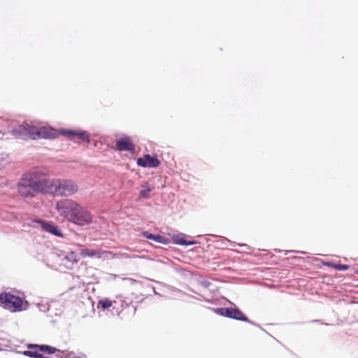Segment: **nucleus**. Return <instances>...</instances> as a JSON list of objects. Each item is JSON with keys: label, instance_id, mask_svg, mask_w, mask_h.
<instances>
[{"label": "nucleus", "instance_id": "23", "mask_svg": "<svg viewBox=\"0 0 358 358\" xmlns=\"http://www.w3.org/2000/svg\"><path fill=\"white\" fill-rule=\"evenodd\" d=\"M357 273H358V271H357Z\"/></svg>", "mask_w": 358, "mask_h": 358}, {"label": "nucleus", "instance_id": "22", "mask_svg": "<svg viewBox=\"0 0 358 358\" xmlns=\"http://www.w3.org/2000/svg\"><path fill=\"white\" fill-rule=\"evenodd\" d=\"M124 257H127V258L130 257V256H129V255H125Z\"/></svg>", "mask_w": 358, "mask_h": 358}, {"label": "nucleus", "instance_id": "1", "mask_svg": "<svg viewBox=\"0 0 358 358\" xmlns=\"http://www.w3.org/2000/svg\"><path fill=\"white\" fill-rule=\"evenodd\" d=\"M56 208L60 215L76 225L83 227L92 223V213L73 199L61 200Z\"/></svg>", "mask_w": 358, "mask_h": 358}, {"label": "nucleus", "instance_id": "16", "mask_svg": "<svg viewBox=\"0 0 358 358\" xmlns=\"http://www.w3.org/2000/svg\"><path fill=\"white\" fill-rule=\"evenodd\" d=\"M327 264L338 271H346L350 268L347 264H335L331 262L328 263Z\"/></svg>", "mask_w": 358, "mask_h": 358}, {"label": "nucleus", "instance_id": "14", "mask_svg": "<svg viewBox=\"0 0 358 358\" xmlns=\"http://www.w3.org/2000/svg\"><path fill=\"white\" fill-rule=\"evenodd\" d=\"M29 350L23 352V355L31 358H42L43 355L41 351L37 348H28Z\"/></svg>", "mask_w": 358, "mask_h": 358}, {"label": "nucleus", "instance_id": "15", "mask_svg": "<svg viewBox=\"0 0 358 358\" xmlns=\"http://www.w3.org/2000/svg\"><path fill=\"white\" fill-rule=\"evenodd\" d=\"M80 255L83 257H101V252L99 250H96L93 249H83L80 251Z\"/></svg>", "mask_w": 358, "mask_h": 358}, {"label": "nucleus", "instance_id": "5", "mask_svg": "<svg viewBox=\"0 0 358 358\" xmlns=\"http://www.w3.org/2000/svg\"><path fill=\"white\" fill-rule=\"evenodd\" d=\"M0 302L4 308L13 312L21 310L23 303L20 296L6 292L0 294Z\"/></svg>", "mask_w": 358, "mask_h": 358}, {"label": "nucleus", "instance_id": "9", "mask_svg": "<svg viewBox=\"0 0 358 358\" xmlns=\"http://www.w3.org/2000/svg\"><path fill=\"white\" fill-rule=\"evenodd\" d=\"M34 223L38 224L41 229L43 231L52 234L58 237H62L63 234L62 231L58 228L57 225L52 222H45L43 220L34 221Z\"/></svg>", "mask_w": 358, "mask_h": 358}, {"label": "nucleus", "instance_id": "8", "mask_svg": "<svg viewBox=\"0 0 358 358\" xmlns=\"http://www.w3.org/2000/svg\"><path fill=\"white\" fill-rule=\"evenodd\" d=\"M137 164L144 168H156L159 166L160 161L156 156L145 155L137 159Z\"/></svg>", "mask_w": 358, "mask_h": 358}, {"label": "nucleus", "instance_id": "17", "mask_svg": "<svg viewBox=\"0 0 358 358\" xmlns=\"http://www.w3.org/2000/svg\"><path fill=\"white\" fill-rule=\"evenodd\" d=\"M112 304H113L112 301L108 299H103L99 300V305L101 306V307L103 310L109 308L110 307L112 306Z\"/></svg>", "mask_w": 358, "mask_h": 358}, {"label": "nucleus", "instance_id": "19", "mask_svg": "<svg viewBox=\"0 0 358 358\" xmlns=\"http://www.w3.org/2000/svg\"><path fill=\"white\" fill-rule=\"evenodd\" d=\"M152 241L160 243H166V239L160 235H154Z\"/></svg>", "mask_w": 358, "mask_h": 358}, {"label": "nucleus", "instance_id": "7", "mask_svg": "<svg viewBox=\"0 0 358 358\" xmlns=\"http://www.w3.org/2000/svg\"><path fill=\"white\" fill-rule=\"evenodd\" d=\"M217 313L223 316L240 321H248V317L238 308H220Z\"/></svg>", "mask_w": 358, "mask_h": 358}, {"label": "nucleus", "instance_id": "11", "mask_svg": "<svg viewBox=\"0 0 358 358\" xmlns=\"http://www.w3.org/2000/svg\"><path fill=\"white\" fill-rule=\"evenodd\" d=\"M17 188L20 194L24 197H33L35 193L37 192L36 190H34L32 187L22 178L18 184Z\"/></svg>", "mask_w": 358, "mask_h": 358}, {"label": "nucleus", "instance_id": "10", "mask_svg": "<svg viewBox=\"0 0 358 358\" xmlns=\"http://www.w3.org/2000/svg\"><path fill=\"white\" fill-rule=\"evenodd\" d=\"M116 149L119 151L134 152L135 146L129 136H124L116 141Z\"/></svg>", "mask_w": 358, "mask_h": 358}, {"label": "nucleus", "instance_id": "2", "mask_svg": "<svg viewBox=\"0 0 358 358\" xmlns=\"http://www.w3.org/2000/svg\"><path fill=\"white\" fill-rule=\"evenodd\" d=\"M16 137L22 139L55 138L61 134V131L48 127H36L28 124L21 125L13 131Z\"/></svg>", "mask_w": 358, "mask_h": 358}, {"label": "nucleus", "instance_id": "13", "mask_svg": "<svg viewBox=\"0 0 358 358\" xmlns=\"http://www.w3.org/2000/svg\"><path fill=\"white\" fill-rule=\"evenodd\" d=\"M141 187L142 189L139 192L140 196L148 199L150 196V192L154 189V186L148 182H145Z\"/></svg>", "mask_w": 358, "mask_h": 358}, {"label": "nucleus", "instance_id": "20", "mask_svg": "<svg viewBox=\"0 0 358 358\" xmlns=\"http://www.w3.org/2000/svg\"><path fill=\"white\" fill-rule=\"evenodd\" d=\"M142 236L152 241L154 234H152L149 233L148 231H143L142 233Z\"/></svg>", "mask_w": 358, "mask_h": 358}, {"label": "nucleus", "instance_id": "12", "mask_svg": "<svg viewBox=\"0 0 358 358\" xmlns=\"http://www.w3.org/2000/svg\"><path fill=\"white\" fill-rule=\"evenodd\" d=\"M27 348H37L39 349L41 352H44L48 355H52L59 351V350L57 348L47 345L29 344L27 345Z\"/></svg>", "mask_w": 358, "mask_h": 358}, {"label": "nucleus", "instance_id": "18", "mask_svg": "<svg viewBox=\"0 0 358 358\" xmlns=\"http://www.w3.org/2000/svg\"><path fill=\"white\" fill-rule=\"evenodd\" d=\"M66 258L72 263H77L78 262V255L75 252H71Z\"/></svg>", "mask_w": 358, "mask_h": 358}, {"label": "nucleus", "instance_id": "21", "mask_svg": "<svg viewBox=\"0 0 358 358\" xmlns=\"http://www.w3.org/2000/svg\"><path fill=\"white\" fill-rule=\"evenodd\" d=\"M180 243H181L182 245H185L186 244L185 241H181V242H180Z\"/></svg>", "mask_w": 358, "mask_h": 358}, {"label": "nucleus", "instance_id": "4", "mask_svg": "<svg viewBox=\"0 0 358 358\" xmlns=\"http://www.w3.org/2000/svg\"><path fill=\"white\" fill-rule=\"evenodd\" d=\"M23 179L27 180V183L32 187L34 190L37 192H42L45 194L49 193L50 182L47 176L39 171H31L29 173L24 174L22 177Z\"/></svg>", "mask_w": 358, "mask_h": 358}, {"label": "nucleus", "instance_id": "6", "mask_svg": "<svg viewBox=\"0 0 358 358\" xmlns=\"http://www.w3.org/2000/svg\"><path fill=\"white\" fill-rule=\"evenodd\" d=\"M61 135L72 140H78L82 142L89 143L90 136L87 131L83 130L62 129Z\"/></svg>", "mask_w": 358, "mask_h": 358}, {"label": "nucleus", "instance_id": "3", "mask_svg": "<svg viewBox=\"0 0 358 358\" xmlns=\"http://www.w3.org/2000/svg\"><path fill=\"white\" fill-rule=\"evenodd\" d=\"M48 191L53 196H69L78 191V186L71 180L55 179L50 182Z\"/></svg>", "mask_w": 358, "mask_h": 358}]
</instances>
